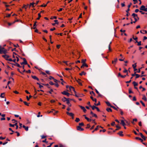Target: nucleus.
<instances>
[{
  "label": "nucleus",
  "mask_w": 147,
  "mask_h": 147,
  "mask_svg": "<svg viewBox=\"0 0 147 147\" xmlns=\"http://www.w3.org/2000/svg\"><path fill=\"white\" fill-rule=\"evenodd\" d=\"M37 84L38 85H39V87L41 89V88H42L43 87V86H42L38 82H37Z\"/></svg>",
  "instance_id": "nucleus-28"
},
{
  "label": "nucleus",
  "mask_w": 147,
  "mask_h": 147,
  "mask_svg": "<svg viewBox=\"0 0 147 147\" xmlns=\"http://www.w3.org/2000/svg\"><path fill=\"white\" fill-rule=\"evenodd\" d=\"M24 102L25 105H27V106L29 105V104L28 103H27L26 102L24 101Z\"/></svg>",
  "instance_id": "nucleus-49"
},
{
  "label": "nucleus",
  "mask_w": 147,
  "mask_h": 147,
  "mask_svg": "<svg viewBox=\"0 0 147 147\" xmlns=\"http://www.w3.org/2000/svg\"><path fill=\"white\" fill-rule=\"evenodd\" d=\"M23 63H24V64L26 65L27 64V62L26 59L25 58H24L23 59Z\"/></svg>",
  "instance_id": "nucleus-24"
},
{
  "label": "nucleus",
  "mask_w": 147,
  "mask_h": 147,
  "mask_svg": "<svg viewBox=\"0 0 147 147\" xmlns=\"http://www.w3.org/2000/svg\"><path fill=\"white\" fill-rule=\"evenodd\" d=\"M18 56V55H17V54L14 53H13V58L14 59H16V56Z\"/></svg>",
  "instance_id": "nucleus-19"
},
{
  "label": "nucleus",
  "mask_w": 147,
  "mask_h": 147,
  "mask_svg": "<svg viewBox=\"0 0 147 147\" xmlns=\"http://www.w3.org/2000/svg\"><path fill=\"white\" fill-rule=\"evenodd\" d=\"M106 103L108 106H110L111 107V106L110 104V103L109 102H106Z\"/></svg>",
  "instance_id": "nucleus-35"
},
{
  "label": "nucleus",
  "mask_w": 147,
  "mask_h": 147,
  "mask_svg": "<svg viewBox=\"0 0 147 147\" xmlns=\"http://www.w3.org/2000/svg\"><path fill=\"white\" fill-rule=\"evenodd\" d=\"M136 63H135V64L132 65V67L133 68H135L136 67Z\"/></svg>",
  "instance_id": "nucleus-36"
},
{
  "label": "nucleus",
  "mask_w": 147,
  "mask_h": 147,
  "mask_svg": "<svg viewBox=\"0 0 147 147\" xmlns=\"http://www.w3.org/2000/svg\"><path fill=\"white\" fill-rule=\"evenodd\" d=\"M109 51H111V46L110 45V44H109Z\"/></svg>",
  "instance_id": "nucleus-55"
},
{
  "label": "nucleus",
  "mask_w": 147,
  "mask_h": 147,
  "mask_svg": "<svg viewBox=\"0 0 147 147\" xmlns=\"http://www.w3.org/2000/svg\"><path fill=\"white\" fill-rule=\"evenodd\" d=\"M139 134L142 139H144V140H146L145 137L144 135H143V134L142 133H140Z\"/></svg>",
  "instance_id": "nucleus-13"
},
{
  "label": "nucleus",
  "mask_w": 147,
  "mask_h": 147,
  "mask_svg": "<svg viewBox=\"0 0 147 147\" xmlns=\"http://www.w3.org/2000/svg\"><path fill=\"white\" fill-rule=\"evenodd\" d=\"M133 84H134V86H136L138 85V83L135 82H133Z\"/></svg>",
  "instance_id": "nucleus-32"
},
{
  "label": "nucleus",
  "mask_w": 147,
  "mask_h": 147,
  "mask_svg": "<svg viewBox=\"0 0 147 147\" xmlns=\"http://www.w3.org/2000/svg\"><path fill=\"white\" fill-rule=\"evenodd\" d=\"M79 125L80 126H83L84 124L83 123H79Z\"/></svg>",
  "instance_id": "nucleus-54"
},
{
  "label": "nucleus",
  "mask_w": 147,
  "mask_h": 147,
  "mask_svg": "<svg viewBox=\"0 0 147 147\" xmlns=\"http://www.w3.org/2000/svg\"><path fill=\"white\" fill-rule=\"evenodd\" d=\"M16 61H17V62L18 61H19V59L18 57V56H16Z\"/></svg>",
  "instance_id": "nucleus-53"
},
{
  "label": "nucleus",
  "mask_w": 147,
  "mask_h": 147,
  "mask_svg": "<svg viewBox=\"0 0 147 147\" xmlns=\"http://www.w3.org/2000/svg\"><path fill=\"white\" fill-rule=\"evenodd\" d=\"M90 106L92 108V109L93 110H94L95 109H96V107L94 106H92L91 105H90Z\"/></svg>",
  "instance_id": "nucleus-30"
},
{
  "label": "nucleus",
  "mask_w": 147,
  "mask_h": 147,
  "mask_svg": "<svg viewBox=\"0 0 147 147\" xmlns=\"http://www.w3.org/2000/svg\"><path fill=\"white\" fill-rule=\"evenodd\" d=\"M53 90L52 89H51L50 91H49L48 92L49 93L51 94L52 93V92H53Z\"/></svg>",
  "instance_id": "nucleus-44"
},
{
  "label": "nucleus",
  "mask_w": 147,
  "mask_h": 147,
  "mask_svg": "<svg viewBox=\"0 0 147 147\" xmlns=\"http://www.w3.org/2000/svg\"><path fill=\"white\" fill-rule=\"evenodd\" d=\"M69 89L71 91H73L75 92V91L74 88L73 87L70 86L69 87Z\"/></svg>",
  "instance_id": "nucleus-11"
},
{
  "label": "nucleus",
  "mask_w": 147,
  "mask_h": 147,
  "mask_svg": "<svg viewBox=\"0 0 147 147\" xmlns=\"http://www.w3.org/2000/svg\"><path fill=\"white\" fill-rule=\"evenodd\" d=\"M142 99L145 100V101H146L147 100V99L145 95H143V97Z\"/></svg>",
  "instance_id": "nucleus-27"
},
{
  "label": "nucleus",
  "mask_w": 147,
  "mask_h": 147,
  "mask_svg": "<svg viewBox=\"0 0 147 147\" xmlns=\"http://www.w3.org/2000/svg\"><path fill=\"white\" fill-rule=\"evenodd\" d=\"M46 73L48 74H50V72L49 71L46 70L45 71Z\"/></svg>",
  "instance_id": "nucleus-56"
},
{
  "label": "nucleus",
  "mask_w": 147,
  "mask_h": 147,
  "mask_svg": "<svg viewBox=\"0 0 147 147\" xmlns=\"http://www.w3.org/2000/svg\"><path fill=\"white\" fill-rule=\"evenodd\" d=\"M135 76H136V79L139 78L140 76L139 75L137 74H136L135 75Z\"/></svg>",
  "instance_id": "nucleus-37"
},
{
  "label": "nucleus",
  "mask_w": 147,
  "mask_h": 147,
  "mask_svg": "<svg viewBox=\"0 0 147 147\" xmlns=\"http://www.w3.org/2000/svg\"><path fill=\"white\" fill-rule=\"evenodd\" d=\"M90 98H91V99L93 101H94L96 102L97 100L96 98H94L92 96H90Z\"/></svg>",
  "instance_id": "nucleus-22"
},
{
  "label": "nucleus",
  "mask_w": 147,
  "mask_h": 147,
  "mask_svg": "<svg viewBox=\"0 0 147 147\" xmlns=\"http://www.w3.org/2000/svg\"><path fill=\"white\" fill-rule=\"evenodd\" d=\"M123 131H120L118 133V134H119L120 136H123Z\"/></svg>",
  "instance_id": "nucleus-23"
},
{
  "label": "nucleus",
  "mask_w": 147,
  "mask_h": 147,
  "mask_svg": "<svg viewBox=\"0 0 147 147\" xmlns=\"http://www.w3.org/2000/svg\"><path fill=\"white\" fill-rule=\"evenodd\" d=\"M32 78L34 80H37L38 81H39V79L36 76H32Z\"/></svg>",
  "instance_id": "nucleus-12"
},
{
  "label": "nucleus",
  "mask_w": 147,
  "mask_h": 147,
  "mask_svg": "<svg viewBox=\"0 0 147 147\" xmlns=\"http://www.w3.org/2000/svg\"><path fill=\"white\" fill-rule=\"evenodd\" d=\"M94 104L96 106H98V105H100V102H98V103L96 104V103H95Z\"/></svg>",
  "instance_id": "nucleus-46"
},
{
  "label": "nucleus",
  "mask_w": 147,
  "mask_h": 147,
  "mask_svg": "<svg viewBox=\"0 0 147 147\" xmlns=\"http://www.w3.org/2000/svg\"><path fill=\"white\" fill-rule=\"evenodd\" d=\"M66 113L68 115L71 117L72 119H74V115L73 113H69L68 112H67Z\"/></svg>",
  "instance_id": "nucleus-5"
},
{
  "label": "nucleus",
  "mask_w": 147,
  "mask_h": 147,
  "mask_svg": "<svg viewBox=\"0 0 147 147\" xmlns=\"http://www.w3.org/2000/svg\"><path fill=\"white\" fill-rule=\"evenodd\" d=\"M83 116H84L85 117V119H86L88 121L90 122L92 121L91 119H90L89 118H88L87 117H86V116L85 115H83Z\"/></svg>",
  "instance_id": "nucleus-10"
},
{
  "label": "nucleus",
  "mask_w": 147,
  "mask_h": 147,
  "mask_svg": "<svg viewBox=\"0 0 147 147\" xmlns=\"http://www.w3.org/2000/svg\"><path fill=\"white\" fill-rule=\"evenodd\" d=\"M22 127L24 128L25 129V130L26 131H28V127H26L24 125H23Z\"/></svg>",
  "instance_id": "nucleus-25"
},
{
  "label": "nucleus",
  "mask_w": 147,
  "mask_h": 147,
  "mask_svg": "<svg viewBox=\"0 0 147 147\" xmlns=\"http://www.w3.org/2000/svg\"><path fill=\"white\" fill-rule=\"evenodd\" d=\"M68 98H67L65 97H63L62 99V100L64 102H65L67 100Z\"/></svg>",
  "instance_id": "nucleus-21"
},
{
  "label": "nucleus",
  "mask_w": 147,
  "mask_h": 147,
  "mask_svg": "<svg viewBox=\"0 0 147 147\" xmlns=\"http://www.w3.org/2000/svg\"><path fill=\"white\" fill-rule=\"evenodd\" d=\"M54 85H55V86H56L57 87H59V85L57 83H56L55 84H54Z\"/></svg>",
  "instance_id": "nucleus-51"
},
{
  "label": "nucleus",
  "mask_w": 147,
  "mask_h": 147,
  "mask_svg": "<svg viewBox=\"0 0 147 147\" xmlns=\"http://www.w3.org/2000/svg\"><path fill=\"white\" fill-rule=\"evenodd\" d=\"M80 107L83 110L84 112H86V110L84 107L82 106H80Z\"/></svg>",
  "instance_id": "nucleus-15"
},
{
  "label": "nucleus",
  "mask_w": 147,
  "mask_h": 147,
  "mask_svg": "<svg viewBox=\"0 0 147 147\" xmlns=\"http://www.w3.org/2000/svg\"><path fill=\"white\" fill-rule=\"evenodd\" d=\"M58 111H55L54 109H52V111H50V113H53L54 115H55L56 113H58Z\"/></svg>",
  "instance_id": "nucleus-9"
},
{
  "label": "nucleus",
  "mask_w": 147,
  "mask_h": 147,
  "mask_svg": "<svg viewBox=\"0 0 147 147\" xmlns=\"http://www.w3.org/2000/svg\"><path fill=\"white\" fill-rule=\"evenodd\" d=\"M2 57H4L6 60L9 61H12V59L10 58L9 59V56L6 55H2Z\"/></svg>",
  "instance_id": "nucleus-2"
},
{
  "label": "nucleus",
  "mask_w": 147,
  "mask_h": 147,
  "mask_svg": "<svg viewBox=\"0 0 147 147\" xmlns=\"http://www.w3.org/2000/svg\"><path fill=\"white\" fill-rule=\"evenodd\" d=\"M49 79L50 80H52V79L53 80L54 79V78L51 76H50Z\"/></svg>",
  "instance_id": "nucleus-61"
},
{
  "label": "nucleus",
  "mask_w": 147,
  "mask_h": 147,
  "mask_svg": "<svg viewBox=\"0 0 147 147\" xmlns=\"http://www.w3.org/2000/svg\"><path fill=\"white\" fill-rule=\"evenodd\" d=\"M53 143V142H52L51 143H50V145L48 146H47V147H51L52 145V144Z\"/></svg>",
  "instance_id": "nucleus-64"
},
{
  "label": "nucleus",
  "mask_w": 147,
  "mask_h": 147,
  "mask_svg": "<svg viewBox=\"0 0 147 147\" xmlns=\"http://www.w3.org/2000/svg\"><path fill=\"white\" fill-rule=\"evenodd\" d=\"M90 114L92 115L93 117H94L96 118L97 117V115L95 114L92 111H91L90 112Z\"/></svg>",
  "instance_id": "nucleus-16"
},
{
  "label": "nucleus",
  "mask_w": 147,
  "mask_h": 147,
  "mask_svg": "<svg viewBox=\"0 0 147 147\" xmlns=\"http://www.w3.org/2000/svg\"><path fill=\"white\" fill-rule=\"evenodd\" d=\"M38 2V1L36 3L34 2L31 3L29 5V8L30 7H34L37 4Z\"/></svg>",
  "instance_id": "nucleus-4"
},
{
  "label": "nucleus",
  "mask_w": 147,
  "mask_h": 147,
  "mask_svg": "<svg viewBox=\"0 0 147 147\" xmlns=\"http://www.w3.org/2000/svg\"><path fill=\"white\" fill-rule=\"evenodd\" d=\"M80 121V119L79 118H76V119L75 120V121L77 122H78Z\"/></svg>",
  "instance_id": "nucleus-41"
},
{
  "label": "nucleus",
  "mask_w": 147,
  "mask_h": 147,
  "mask_svg": "<svg viewBox=\"0 0 147 147\" xmlns=\"http://www.w3.org/2000/svg\"><path fill=\"white\" fill-rule=\"evenodd\" d=\"M9 126L10 127H14V124H12L11 123H10L9 124Z\"/></svg>",
  "instance_id": "nucleus-60"
},
{
  "label": "nucleus",
  "mask_w": 147,
  "mask_h": 147,
  "mask_svg": "<svg viewBox=\"0 0 147 147\" xmlns=\"http://www.w3.org/2000/svg\"><path fill=\"white\" fill-rule=\"evenodd\" d=\"M49 84L51 85H54V83L52 82H49Z\"/></svg>",
  "instance_id": "nucleus-50"
},
{
  "label": "nucleus",
  "mask_w": 147,
  "mask_h": 147,
  "mask_svg": "<svg viewBox=\"0 0 147 147\" xmlns=\"http://www.w3.org/2000/svg\"><path fill=\"white\" fill-rule=\"evenodd\" d=\"M76 81L78 82V83L79 84L82 86V83L80 82L81 80L80 79H78V80H76Z\"/></svg>",
  "instance_id": "nucleus-20"
},
{
  "label": "nucleus",
  "mask_w": 147,
  "mask_h": 147,
  "mask_svg": "<svg viewBox=\"0 0 147 147\" xmlns=\"http://www.w3.org/2000/svg\"><path fill=\"white\" fill-rule=\"evenodd\" d=\"M54 22H55V23L57 24H58L59 23L58 22V21L57 20H55Z\"/></svg>",
  "instance_id": "nucleus-62"
},
{
  "label": "nucleus",
  "mask_w": 147,
  "mask_h": 147,
  "mask_svg": "<svg viewBox=\"0 0 147 147\" xmlns=\"http://www.w3.org/2000/svg\"><path fill=\"white\" fill-rule=\"evenodd\" d=\"M136 140H141V138H139V137H136Z\"/></svg>",
  "instance_id": "nucleus-58"
},
{
  "label": "nucleus",
  "mask_w": 147,
  "mask_h": 147,
  "mask_svg": "<svg viewBox=\"0 0 147 147\" xmlns=\"http://www.w3.org/2000/svg\"><path fill=\"white\" fill-rule=\"evenodd\" d=\"M48 3H49V1L46 4H43L41 6L42 7H45L46 6L47 4Z\"/></svg>",
  "instance_id": "nucleus-40"
},
{
  "label": "nucleus",
  "mask_w": 147,
  "mask_h": 147,
  "mask_svg": "<svg viewBox=\"0 0 147 147\" xmlns=\"http://www.w3.org/2000/svg\"><path fill=\"white\" fill-rule=\"evenodd\" d=\"M86 73L84 71H82L81 73H80L79 75L80 76H82L83 75H85Z\"/></svg>",
  "instance_id": "nucleus-29"
},
{
  "label": "nucleus",
  "mask_w": 147,
  "mask_h": 147,
  "mask_svg": "<svg viewBox=\"0 0 147 147\" xmlns=\"http://www.w3.org/2000/svg\"><path fill=\"white\" fill-rule=\"evenodd\" d=\"M111 107L113 108L115 110H117V109L116 107H115L111 106Z\"/></svg>",
  "instance_id": "nucleus-57"
},
{
  "label": "nucleus",
  "mask_w": 147,
  "mask_h": 147,
  "mask_svg": "<svg viewBox=\"0 0 147 147\" xmlns=\"http://www.w3.org/2000/svg\"><path fill=\"white\" fill-rule=\"evenodd\" d=\"M121 124H122L123 125V126H125L126 125L125 124V123L124 121L123 120H121Z\"/></svg>",
  "instance_id": "nucleus-17"
},
{
  "label": "nucleus",
  "mask_w": 147,
  "mask_h": 147,
  "mask_svg": "<svg viewBox=\"0 0 147 147\" xmlns=\"http://www.w3.org/2000/svg\"><path fill=\"white\" fill-rule=\"evenodd\" d=\"M61 93L63 94L67 95V96H69L70 95V94L66 91H63L61 92Z\"/></svg>",
  "instance_id": "nucleus-6"
},
{
  "label": "nucleus",
  "mask_w": 147,
  "mask_h": 147,
  "mask_svg": "<svg viewBox=\"0 0 147 147\" xmlns=\"http://www.w3.org/2000/svg\"><path fill=\"white\" fill-rule=\"evenodd\" d=\"M106 110L108 112H112V110L111 109L109 108H108L106 109Z\"/></svg>",
  "instance_id": "nucleus-26"
},
{
  "label": "nucleus",
  "mask_w": 147,
  "mask_h": 147,
  "mask_svg": "<svg viewBox=\"0 0 147 147\" xmlns=\"http://www.w3.org/2000/svg\"><path fill=\"white\" fill-rule=\"evenodd\" d=\"M0 115L3 117H4L5 116V114H2L1 113H0Z\"/></svg>",
  "instance_id": "nucleus-59"
},
{
  "label": "nucleus",
  "mask_w": 147,
  "mask_h": 147,
  "mask_svg": "<svg viewBox=\"0 0 147 147\" xmlns=\"http://www.w3.org/2000/svg\"><path fill=\"white\" fill-rule=\"evenodd\" d=\"M140 9L141 10L144 11H147V8H146V7L144 5H142L140 8Z\"/></svg>",
  "instance_id": "nucleus-3"
},
{
  "label": "nucleus",
  "mask_w": 147,
  "mask_h": 147,
  "mask_svg": "<svg viewBox=\"0 0 147 147\" xmlns=\"http://www.w3.org/2000/svg\"><path fill=\"white\" fill-rule=\"evenodd\" d=\"M7 52V51L6 49H5L4 47H2L0 46V54H5Z\"/></svg>",
  "instance_id": "nucleus-1"
},
{
  "label": "nucleus",
  "mask_w": 147,
  "mask_h": 147,
  "mask_svg": "<svg viewBox=\"0 0 147 147\" xmlns=\"http://www.w3.org/2000/svg\"><path fill=\"white\" fill-rule=\"evenodd\" d=\"M133 92L131 91V89H129V94H131V93H133Z\"/></svg>",
  "instance_id": "nucleus-52"
},
{
  "label": "nucleus",
  "mask_w": 147,
  "mask_h": 147,
  "mask_svg": "<svg viewBox=\"0 0 147 147\" xmlns=\"http://www.w3.org/2000/svg\"><path fill=\"white\" fill-rule=\"evenodd\" d=\"M66 102H67V103L68 105L69 106H71V104H70L69 98H68V99L67 100Z\"/></svg>",
  "instance_id": "nucleus-31"
},
{
  "label": "nucleus",
  "mask_w": 147,
  "mask_h": 147,
  "mask_svg": "<svg viewBox=\"0 0 147 147\" xmlns=\"http://www.w3.org/2000/svg\"><path fill=\"white\" fill-rule=\"evenodd\" d=\"M36 22H35L34 23V25H33V28L35 29L36 28Z\"/></svg>",
  "instance_id": "nucleus-47"
},
{
  "label": "nucleus",
  "mask_w": 147,
  "mask_h": 147,
  "mask_svg": "<svg viewBox=\"0 0 147 147\" xmlns=\"http://www.w3.org/2000/svg\"><path fill=\"white\" fill-rule=\"evenodd\" d=\"M5 94L4 93H3L1 94L0 95V97L1 98H3L4 97V95Z\"/></svg>",
  "instance_id": "nucleus-34"
},
{
  "label": "nucleus",
  "mask_w": 147,
  "mask_h": 147,
  "mask_svg": "<svg viewBox=\"0 0 147 147\" xmlns=\"http://www.w3.org/2000/svg\"><path fill=\"white\" fill-rule=\"evenodd\" d=\"M77 129L78 130L80 131H82L84 130V129L83 128H81L80 126V125H79L77 127Z\"/></svg>",
  "instance_id": "nucleus-8"
},
{
  "label": "nucleus",
  "mask_w": 147,
  "mask_h": 147,
  "mask_svg": "<svg viewBox=\"0 0 147 147\" xmlns=\"http://www.w3.org/2000/svg\"><path fill=\"white\" fill-rule=\"evenodd\" d=\"M140 32L142 34H147V31L145 30H140Z\"/></svg>",
  "instance_id": "nucleus-18"
},
{
  "label": "nucleus",
  "mask_w": 147,
  "mask_h": 147,
  "mask_svg": "<svg viewBox=\"0 0 147 147\" xmlns=\"http://www.w3.org/2000/svg\"><path fill=\"white\" fill-rule=\"evenodd\" d=\"M133 101H136V97L135 96H134L133 97Z\"/></svg>",
  "instance_id": "nucleus-63"
},
{
  "label": "nucleus",
  "mask_w": 147,
  "mask_h": 147,
  "mask_svg": "<svg viewBox=\"0 0 147 147\" xmlns=\"http://www.w3.org/2000/svg\"><path fill=\"white\" fill-rule=\"evenodd\" d=\"M15 65H16L18 67H21V66H20V64H18V63H16V64H15Z\"/></svg>",
  "instance_id": "nucleus-38"
},
{
  "label": "nucleus",
  "mask_w": 147,
  "mask_h": 147,
  "mask_svg": "<svg viewBox=\"0 0 147 147\" xmlns=\"http://www.w3.org/2000/svg\"><path fill=\"white\" fill-rule=\"evenodd\" d=\"M120 114H121V115H123V111H122V110L121 109L120 110Z\"/></svg>",
  "instance_id": "nucleus-45"
},
{
  "label": "nucleus",
  "mask_w": 147,
  "mask_h": 147,
  "mask_svg": "<svg viewBox=\"0 0 147 147\" xmlns=\"http://www.w3.org/2000/svg\"><path fill=\"white\" fill-rule=\"evenodd\" d=\"M140 103L142 104V105L144 106V107H145V104H144V103L142 102V101L141 100L140 101Z\"/></svg>",
  "instance_id": "nucleus-39"
},
{
  "label": "nucleus",
  "mask_w": 147,
  "mask_h": 147,
  "mask_svg": "<svg viewBox=\"0 0 147 147\" xmlns=\"http://www.w3.org/2000/svg\"><path fill=\"white\" fill-rule=\"evenodd\" d=\"M75 96L77 97H81V96L80 94H76V91H75Z\"/></svg>",
  "instance_id": "nucleus-14"
},
{
  "label": "nucleus",
  "mask_w": 147,
  "mask_h": 147,
  "mask_svg": "<svg viewBox=\"0 0 147 147\" xmlns=\"http://www.w3.org/2000/svg\"><path fill=\"white\" fill-rule=\"evenodd\" d=\"M86 59H83L82 60V62L83 64V63H85V62H86Z\"/></svg>",
  "instance_id": "nucleus-42"
},
{
  "label": "nucleus",
  "mask_w": 147,
  "mask_h": 147,
  "mask_svg": "<svg viewBox=\"0 0 147 147\" xmlns=\"http://www.w3.org/2000/svg\"><path fill=\"white\" fill-rule=\"evenodd\" d=\"M11 16V14H7L6 16V17L8 18L10 17Z\"/></svg>",
  "instance_id": "nucleus-43"
},
{
  "label": "nucleus",
  "mask_w": 147,
  "mask_h": 147,
  "mask_svg": "<svg viewBox=\"0 0 147 147\" xmlns=\"http://www.w3.org/2000/svg\"><path fill=\"white\" fill-rule=\"evenodd\" d=\"M132 16H133L134 19H139V18L138 17L137 14L135 13H133L132 14Z\"/></svg>",
  "instance_id": "nucleus-7"
},
{
  "label": "nucleus",
  "mask_w": 147,
  "mask_h": 147,
  "mask_svg": "<svg viewBox=\"0 0 147 147\" xmlns=\"http://www.w3.org/2000/svg\"><path fill=\"white\" fill-rule=\"evenodd\" d=\"M141 42L140 41L138 42V45L140 46L141 45Z\"/></svg>",
  "instance_id": "nucleus-48"
},
{
  "label": "nucleus",
  "mask_w": 147,
  "mask_h": 147,
  "mask_svg": "<svg viewBox=\"0 0 147 147\" xmlns=\"http://www.w3.org/2000/svg\"><path fill=\"white\" fill-rule=\"evenodd\" d=\"M84 66H85L86 67H88V65L86 63H83L82 66H81V67H84Z\"/></svg>",
  "instance_id": "nucleus-33"
}]
</instances>
